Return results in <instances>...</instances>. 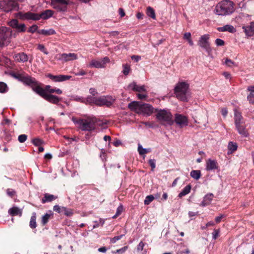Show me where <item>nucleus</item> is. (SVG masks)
<instances>
[{
    "instance_id": "f257e3e1",
    "label": "nucleus",
    "mask_w": 254,
    "mask_h": 254,
    "mask_svg": "<svg viewBox=\"0 0 254 254\" xmlns=\"http://www.w3.org/2000/svg\"><path fill=\"white\" fill-rule=\"evenodd\" d=\"M35 92L49 102L57 105L61 101V99L52 94L56 93L57 94L60 95L62 94L63 91L59 88H52L51 86L49 85H46L44 88H43L41 87V84H39Z\"/></svg>"
},
{
    "instance_id": "f03ea898",
    "label": "nucleus",
    "mask_w": 254,
    "mask_h": 254,
    "mask_svg": "<svg viewBox=\"0 0 254 254\" xmlns=\"http://www.w3.org/2000/svg\"><path fill=\"white\" fill-rule=\"evenodd\" d=\"M73 123L78 125L79 129L83 131H91L95 129L96 126H102L105 123L96 118L77 119L72 118Z\"/></svg>"
},
{
    "instance_id": "7ed1b4c3",
    "label": "nucleus",
    "mask_w": 254,
    "mask_h": 254,
    "mask_svg": "<svg viewBox=\"0 0 254 254\" xmlns=\"http://www.w3.org/2000/svg\"><path fill=\"white\" fill-rule=\"evenodd\" d=\"M234 10V3L229 0L221 1L216 5L215 8V13L219 15H229Z\"/></svg>"
},
{
    "instance_id": "20e7f679",
    "label": "nucleus",
    "mask_w": 254,
    "mask_h": 254,
    "mask_svg": "<svg viewBox=\"0 0 254 254\" xmlns=\"http://www.w3.org/2000/svg\"><path fill=\"white\" fill-rule=\"evenodd\" d=\"M24 84L30 86L35 92L39 84H41L37 81L35 78L31 77L23 71H19L17 79Z\"/></svg>"
},
{
    "instance_id": "39448f33",
    "label": "nucleus",
    "mask_w": 254,
    "mask_h": 254,
    "mask_svg": "<svg viewBox=\"0 0 254 254\" xmlns=\"http://www.w3.org/2000/svg\"><path fill=\"white\" fill-rule=\"evenodd\" d=\"M234 119L235 125L239 134L244 137H248L249 134L246 128L244 119L241 113L236 110H235Z\"/></svg>"
},
{
    "instance_id": "423d86ee",
    "label": "nucleus",
    "mask_w": 254,
    "mask_h": 254,
    "mask_svg": "<svg viewBox=\"0 0 254 254\" xmlns=\"http://www.w3.org/2000/svg\"><path fill=\"white\" fill-rule=\"evenodd\" d=\"M189 88V84L186 82H179L174 88L176 97L182 101H188L186 95Z\"/></svg>"
},
{
    "instance_id": "0eeeda50",
    "label": "nucleus",
    "mask_w": 254,
    "mask_h": 254,
    "mask_svg": "<svg viewBox=\"0 0 254 254\" xmlns=\"http://www.w3.org/2000/svg\"><path fill=\"white\" fill-rule=\"evenodd\" d=\"M155 112L156 113V118L161 124L164 125V123H166L171 125L173 124L172 115L169 111L155 109Z\"/></svg>"
},
{
    "instance_id": "6e6552de",
    "label": "nucleus",
    "mask_w": 254,
    "mask_h": 254,
    "mask_svg": "<svg viewBox=\"0 0 254 254\" xmlns=\"http://www.w3.org/2000/svg\"><path fill=\"white\" fill-rule=\"evenodd\" d=\"M11 35L6 28L0 27V48L6 46L11 42Z\"/></svg>"
},
{
    "instance_id": "1a4fd4ad",
    "label": "nucleus",
    "mask_w": 254,
    "mask_h": 254,
    "mask_svg": "<svg viewBox=\"0 0 254 254\" xmlns=\"http://www.w3.org/2000/svg\"><path fill=\"white\" fill-rule=\"evenodd\" d=\"M0 9L6 12L12 10H18L19 4L14 0H3L0 1Z\"/></svg>"
},
{
    "instance_id": "9d476101",
    "label": "nucleus",
    "mask_w": 254,
    "mask_h": 254,
    "mask_svg": "<svg viewBox=\"0 0 254 254\" xmlns=\"http://www.w3.org/2000/svg\"><path fill=\"white\" fill-rule=\"evenodd\" d=\"M15 17L22 20H32L34 21L38 20V13H33L31 11L23 12L19 11L15 13Z\"/></svg>"
},
{
    "instance_id": "9b49d317",
    "label": "nucleus",
    "mask_w": 254,
    "mask_h": 254,
    "mask_svg": "<svg viewBox=\"0 0 254 254\" xmlns=\"http://www.w3.org/2000/svg\"><path fill=\"white\" fill-rule=\"evenodd\" d=\"M209 39V35L208 34H204L200 37L197 42V45L204 49L208 54L212 51L210 44L208 41Z\"/></svg>"
},
{
    "instance_id": "f8f14e48",
    "label": "nucleus",
    "mask_w": 254,
    "mask_h": 254,
    "mask_svg": "<svg viewBox=\"0 0 254 254\" xmlns=\"http://www.w3.org/2000/svg\"><path fill=\"white\" fill-rule=\"evenodd\" d=\"M115 99L110 96H101L98 97L97 105L98 106H106L107 107L111 106L115 102Z\"/></svg>"
},
{
    "instance_id": "ddd939ff",
    "label": "nucleus",
    "mask_w": 254,
    "mask_h": 254,
    "mask_svg": "<svg viewBox=\"0 0 254 254\" xmlns=\"http://www.w3.org/2000/svg\"><path fill=\"white\" fill-rule=\"evenodd\" d=\"M110 62V60L108 57H105L101 60H92L88 65L89 67H95L97 68H104L105 67L106 64Z\"/></svg>"
},
{
    "instance_id": "4468645a",
    "label": "nucleus",
    "mask_w": 254,
    "mask_h": 254,
    "mask_svg": "<svg viewBox=\"0 0 254 254\" xmlns=\"http://www.w3.org/2000/svg\"><path fill=\"white\" fill-rule=\"evenodd\" d=\"M155 109L152 105L147 104H141L140 106V114H143L146 116H150L153 112H155Z\"/></svg>"
},
{
    "instance_id": "2eb2a0df",
    "label": "nucleus",
    "mask_w": 254,
    "mask_h": 254,
    "mask_svg": "<svg viewBox=\"0 0 254 254\" xmlns=\"http://www.w3.org/2000/svg\"><path fill=\"white\" fill-rule=\"evenodd\" d=\"M8 25L13 28L16 29L18 32H24L26 31V26L23 24H19L16 19H12L8 22Z\"/></svg>"
},
{
    "instance_id": "dca6fc26",
    "label": "nucleus",
    "mask_w": 254,
    "mask_h": 254,
    "mask_svg": "<svg viewBox=\"0 0 254 254\" xmlns=\"http://www.w3.org/2000/svg\"><path fill=\"white\" fill-rule=\"evenodd\" d=\"M46 76L49 78L54 82H63L64 81L69 80L71 78V76L67 75H54L51 73H48Z\"/></svg>"
},
{
    "instance_id": "f3484780",
    "label": "nucleus",
    "mask_w": 254,
    "mask_h": 254,
    "mask_svg": "<svg viewBox=\"0 0 254 254\" xmlns=\"http://www.w3.org/2000/svg\"><path fill=\"white\" fill-rule=\"evenodd\" d=\"M175 122L181 127L187 126L188 125L187 117L181 114H175Z\"/></svg>"
},
{
    "instance_id": "a211bd4d",
    "label": "nucleus",
    "mask_w": 254,
    "mask_h": 254,
    "mask_svg": "<svg viewBox=\"0 0 254 254\" xmlns=\"http://www.w3.org/2000/svg\"><path fill=\"white\" fill-rule=\"evenodd\" d=\"M206 170L207 171L218 169L219 168L218 163L215 160L209 159L206 161Z\"/></svg>"
},
{
    "instance_id": "6ab92c4d",
    "label": "nucleus",
    "mask_w": 254,
    "mask_h": 254,
    "mask_svg": "<svg viewBox=\"0 0 254 254\" xmlns=\"http://www.w3.org/2000/svg\"><path fill=\"white\" fill-rule=\"evenodd\" d=\"M13 58L16 62L18 63H25L28 60V56L24 52H20L15 54Z\"/></svg>"
},
{
    "instance_id": "aec40b11",
    "label": "nucleus",
    "mask_w": 254,
    "mask_h": 254,
    "mask_svg": "<svg viewBox=\"0 0 254 254\" xmlns=\"http://www.w3.org/2000/svg\"><path fill=\"white\" fill-rule=\"evenodd\" d=\"M77 59V56L74 53H63L60 55L59 60H63L64 62H66L70 60H76Z\"/></svg>"
},
{
    "instance_id": "412c9836",
    "label": "nucleus",
    "mask_w": 254,
    "mask_h": 254,
    "mask_svg": "<svg viewBox=\"0 0 254 254\" xmlns=\"http://www.w3.org/2000/svg\"><path fill=\"white\" fill-rule=\"evenodd\" d=\"M54 14V11L50 9H47L45 10L42 12H41L40 13H38V20L40 19L41 18H42L43 19H47L50 17H51Z\"/></svg>"
},
{
    "instance_id": "4be33fe9",
    "label": "nucleus",
    "mask_w": 254,
    "mask_h": 254,
    "mask_svg": "<svg viewBox=\"0 0 254 254\" xmlns=\"http://www.w3.org/2000/svg\"><path fill=\"white\" fill-rule=\"evenodd\" d=\"M141 104L137 101H132L128 104V108L131 111L139 114H140V106Z\"/></svg>"
},
{
    "instance_id": "5701e85b",
    "label": "nucleus",
    "mask_w": 254,
    "mask_h": 254,
    "mask_svg": "<svg viewBox=\"0 0 254 254\" xmlns=\"http://www.w3.org/2000/svg\"><path fill=\"white\" fill-rule=\"evenodd\" d=\"M214 197V195L212 193H208L206 194L204 197L203 200L202 201L200 206H205L211 203V201L212 200Z\"/></svg>"
},
{
    "instance_id": "b1692460",
    "label": "nucleus",
    "mask_w": 254,
    "mask_h": 254,
    "mask_svg": "<svg viewBox=\"0 0 254 254\" xmlns=\"http://www.w3.org/2000/svg\"><path fill=\"white\" fill-rule=\"evenodd\" d=\"M243 29L248 36H252L254 35V22L251 23L248 26H243Z\"/></svg>"
},
{
    "instance_id": "393cba45",
    "label": "nucleus",
    "mask_w": 254,
    "mask_h": 254,
    "mask_svg": "<svg viewBox=\"0 0 254 254\" xmlns=\"http://www.w3.org/2000/svg\"><path fill=\"white\" fill-rule=\"evenodd\" d=\"M217 29L219 32L228 31L231 33H234L236 31L234 26L231 25H226L223 27H218Z\"/></svg>"
},
{
    "instance_id": "a878e982",
    "label": "nucleus",
    "mask_w": 254,
    "mask_h": 254,
    "mask_svg": "<svg viewBox=\"0 0 254 254\" xmlns=\"http://www.w3.org/2000/svg\"><path fill=\"white\" fill-rule=\"evenodd\" d=\"M57 198L58 197L57 196L47 193L44 194L41 201L42 203H45L46 202H52Z\"/></svg>"
},
{
    "instance_id": "bb28decb",
    "label": "nucleus",
    "mask_w": 254,
    "mask_h": 254,
    "mask_svg": "<svg viewBox=\"0 0 254 254\" xmlns=\"http://www.w3.org/2000/svg\"><path fill=\"white\" fill-rule=\"evenodd\" d=\"M37 33L43 35L44 36H48L56 34L55 30L52 28L49 29H41L37 31Z\"/></svg>"
},
{
    "instance_id": "cd10ccee",
    "label": "nucleus",
    "mask_w": 254,
    "mask_h": 254,
    "mask_svg": "<svg viewBox=\"0 0 254 254\" xmlns=\"http://www.w3.org/2000/svg\"><path fill=\"white\" fill-rule=\"evenodd\" d=\"M129 87L131 88L133 91L138 92H145L146 91L144 86L137 85L134 82L130 83L129 85Z\"/></svg>"
},
{
    "instance_id": "c85d7f7f",
    "label": "nucleus",
    "mask_w": 254,
    "mask_h": 254,
    "mask_svg": "<svg viewBox=\"0 0 254 254\" xmlns=\"http://www.w3.org/2000/svg\"><path fill=\"white\" fill-rule=\"evenodd\" d=\"M238 148L237 143L233 141H230L228 145V154H231L235 152Z\"/></svg>"
},
{
    "instance_id": "c756f323",
    "label": "nucleus",
    "mask_w": 254,
    "mask_h": 254,
    "mask_svg": "<svg viewBox=\"0 0 254 254\" xmlns=\"http://www.w3.org/2000/svg\"><path fill=\"white\" fill-rule=\"evenodd\" d=\"M9 214L12 216L19 215L21 216L22 215V211L17 207H12L8 210Z\"/></svg>"
},
{
    "instance_id": "7c9ffc66",
    "label": "nucleus",
    "mask_w": 254,
    "mask_h": 254,
    "mask_svg": "<svg viewBox=\"0 0 254 254\" xmlns=\"http://www.w3.org/2000/svg\"><path fill=\"white\" fill-rule=\"evenodd\" d=\"M53 7L59 11H65L67 10V5L58 4L56 3H51Z\"/></svg>"
},
{
    "instance_id": "2f4dec72",
    "label": "nucleus",
    "mask_w": 254,
    "mask_h": 254,
    "mask_svg": "<svg viewBox=\"0 0 254 254\" xmlns=\"http://www.w3.org/2000/svg\"><path fill=\"white\" fill-rule=\"evenodd\" d=\"M191 189V186L190 185H187L180 192L178 195V196L180 198L182 197L183 196L187 195L189 193H190Z\"/></svg>"
},
{
    "instance_id": "473e14b6",
    "label": "nucleus",
    "mask_w": 254,
    "mask_h": 254,
    "mask_svg": "<svg viewBox=\"0 0 254 254\" xmlns=\"http://www.w3.org/2000/svg\"><path fill=\"white\" fill-rule=\"evenodd\" d=\"M52 215V213H46L42 217L41 224L42 226H45L48 222L51 216Z\"/></svg>"
},
{
    "instance_id": "72a5a7b5",
    "label": "nucleus",
    "mask_w": 254,
    "mask_h": 254,
    "mask_svg": "<svg viewBox=\"0 0 254 254\" xmlns=\"http://www.w3.org/2000/svg\"><path fill=\"white\" fill-rule=\"evenodd\" d=\"M190 176L195 180H198L201 176V172L199 170H192L190 173Z\"/></svg>"
},
{
    "instance_id": "f704fd0d",
    "label": "nucleus",
    "mask_w": 254,
    "mask_h": 254,
    "mask_svg": "<svg viewBox=\"0 0 254 254\" xmlns=\"http://www.w3.org/2000/svg\"><path fill=\"white\" fill-rule=\"evenodd\" d=\"M146 14L148 16L151 17L152 18H155V13L154 10L153 9V8L151 7L150 6H148L147 8Z\"/></svg>"
},
{
    "instance_id": "c9c22d12",
    "label": "nucleus",
    "mask_w": 254,
    "mask_h": 254,
    "mask_svg": "<svg viewBox=\"0 0 254 254\" xmlns=\"http://www.w3.org/2000/svg\"><path fill=\"white\" fill-rule=\"evenodd\" d=\"M36 220V214H34L31 217L30 224H29V226L32 229H34L37 226Z\"/></svg>"
},
{
    "instance_id": "e433bc0d",
    "label": "nucleus",
    "mask_w": 254,
    "mask_h": 254,
    "mask_svg": "<svg viewBox=\"0 0 254 254\" xmlns=\"http://www.w3.org/2000/svg\"><path fill=\"white\" fill-rule=\"evenodd\" d=\"M32 143L36 146H40L44 144V141L39 138H35L32 140Z\"/></svg>"
},
{
    "instance_id": "4c0bfd02",
    "label": "nucleus",
    "mask_w": 254,
    "mask_h": 254,
    "mask_svg": "<svg viewBox=\"0 0 254 254\" xmlns=\"http://www.w3.org/2000/svg\"><path fill=\"white\" fill-rule=\"evenodd\" d=\"M87 101L90 104H95L97 105L98 97L93 96H88L87 97Z\"/></svg>"
},
{
    "instance_id": "58836bf2",
    "label": "nucleus",
    "mask_w": 254,
    "mask_h": 254,
    "mask_svg": "<svg viewBox=\"0 0 254 254\" xmlns=\"http://www.w3.org/2000/svg\"><path fill=\"white\" fill-rule=\"evenodd\" d=\"M63 212L67 216H71L73 214L72 209H68L65 207H63Z\"/></svg>"
},
{
    "instance_id": "ea45409f",
    "label": "nucleus",
    "mask_w": 254,
    "mask_h": 254,
    "mask_svg": "<svg viewBox=\"0 0 254 254\" xmlns=\"http://www.w3.org/2000/svg\"><path fill=\"white\" fill-rule=\"evenodd\" d=\"M7 195L10 197L11 198H13L15 196H16V192L15 190L12 189H7L6 190Z\"/></svg>"
},
{
    "instance_id": "a19ab883",
    "label": "nucleus",
    "mask_w": 254,
    "mask_h": 254,
    "mask_svg": "<svg viewBox=\"0 0 254 254\" xmlns=\"http://www.w3.org/2000/svg\"><path fill=\"white\" fill-rule=\"evenodd\" d=\"M155 197L153 195H147L144 201L145 205H149L154 199Z\"/></svg>"
},
{
    "instance_id": "79ce46f5",
    "label": "nucleus",
    "mask_w": 254,
    "mask_h": 254,
    "mask_svg": "<svg viewBox=\"0 0 254 254\" xmlns=\"http://www.w3.org/2000/svg\"><path fill=\"white\" fill-rule=\"evenodd\" d=\"M124 207L122 205H120L117 209L116 213L115 215L113 216V218L115 219L117 218L119 215L121 214L123 211Z\"/></svg>"
},
{
    "instance_id": "37998d69",
    "label": "nucleus",
    "mask_w": 254,
    "mask_h": 254,
    "mask_svg": "<svg viewBox=\"0 0 254 254\" xmlns=\"http://www.w3.org/2000/svg\"><path fill=\"white\" fill-rule=\"evenodd\" d=\"M8 90V87L6 83L0 82V92L5 93Z\"/></svg>"
},
{
    "instance_id": "c03bdc74",
    "label": "nucleus",
    "mask_w": 254,
    "mask_h": 254,
    "mask_svg": "<svg viewBox=\"0 0 254 254\" xmlns=\"http://www.w3.org/2000/svg\"><path fill=\"white\" fill-rule=\"evenodd\" d=\"M51 3H56L67 5L69 3L68 0H51Z\"/></svg>"
},
{
    "instance_id": "a18cd8bd",
    "label": "nucleus",
    "mask_w": 254,
    "mask_h": 254,
    "mask_svg": "<svg viewBox=\"0 0 254 254\" xmlns=\"http://www.w3.org/2000/svg\"><path fill=\"white\" fill-rule=\"evenodd\" d=\"M38 27L37 25L34 24L32 25L27 30V32L31 33H34L35 32L37 33Z\"/></svg>"
},
{
    "instance_id": "49530a36",
    "label": "nucleus",
    "mask_w": 254,
    "mask_h": 254,
    "mask_svg": "<svg viewBox=\"0 0 254 254\" xmlns=\"http://www.w3.org/2000/svg\"><path fill=\"white\" fill-rule=\"evenodd\" d=\"M94 223L95 224L93 225V228H96L100 226H102L105 223V221L102 219H100L99 221H95Z\"/></svg>"
},
{
    "instance_id": "de8ad7c7",
    "label": "nucleus",
    "mask_w": 254,
    "mask_h": 254,
    "mask_svg": "<svg viewBox=\"0 0 254 254\" xmlns=\"http://www.w3.org/2000/svg\"><path fill=\"white\" fill-rule=\"evenodd\" d=\"M138 151L140 155H143L148 153V151L146 149L143 148L142 146L140 144H138Z\"/></svg>"
},
{
    "instance_id": "09e8293b",
    "label": "nucleus",
    "mask_w": 254,
    "mask_h": 254,
    "mask_svg": "<svg viewBox=\"0 0 254 254\" xmlns=\"http://www.w3.org/2000/svg\"><path fill=\"white\" fill-rule=\"evenodd\" d=\"M27 138V136L26 134H20L18 137V140L20 143L24 142Z\"/></svg>"
},
{
    "instance_id": "8fccbe9b",
    "label": "nucleus",
    "mask_w": 254,
    "mask_h": 254,
    "mask_svg": "<svg viewBox=\"0 0 254 254\" xmlns=\"http://www.w3.org/2000/svg\"><path fill=\"white\" fill-rule=\"evenodd\" d=\"M37 49L41 52H43L46 55H48L49 54L48 52L43 44H39L38 45Z\"/></svg>"
},
{
    "instance_id": "3c124183",
    "label": "nucleus",
    "mask_w": 254,
    "mask_h": 254,
    "mask_svg": "<svg viewBox=\"0 0 254 254\" xmlns=\"http://www.w3.org/2000/svg\"><path fill=\"white\" fill-rule=\"evenodd\" d=\"M220 230L214 229V231L212 233L213 239L216 240L219 236Z\"/></svg>"
},
{
    "instance_id": "603ef678",
    "label": "nucleus",
    "mask_w": 254,
    "mask_h": 254,
    "mask_svg": "<svg viewBox=\"0 0 254 254\" xmlns=\"http://www.w3.org/2000/svg\"><path fill=\"white\" fill-rule=\"evenodd\" d=\"M247 99L250 103L254 104V94L252 93H250L247 96Z\"/></svg>"
},
{
    "instance_id": "864d4df0",
    "label": "nucleus",
    "mask_w": 254,
    "mask_h": 254,
    "mask_svg": "<svg viewBox=\"0 0 254 254\" xmlns=\"http://www.w3.org/2000/svg\"><path fill=\"white\" fill-rule=\"evenodd\" d=\"M53 210L59 213H61L63 212V207H61L58 205H56L54 206Z\"/></svg>"
},
{
    "instance_id": "5fc2aeb1",
    "label": "nucleus",
    "mask_w": 254,
    "mask_h": 254,
    "mask_svg": "<svg viewBox=\"0 0 254 254\" xmlns=\"http://www.w3.org/2000/svg\"><path fill=\"white\" fill-rule=\"evenodd\" d=\"M148 164L151 167V170L153 171L154 168L156 167L155 165V159H149L148 160Z\"/></svg>"
},
{
    "instance_id": "6e6d98bb",
    "label": "nucleus",
    "mask_w": 254,
    "mask_h": 254,
    "mask_svg": "<svg viewBox=\"0 0 254 254\" xmlns=\"http://www.w3.org/2000/svg\"><path fill=\"white\" fill-rule=\"evenodd\" d=\"M124 235L115 236L114 238H111V242L112 243H115L117 241L120 240L124 236Z\"/></svg>"
},
{
    "instance_id": "4d7b16f0",
    "label": "nucleus",
    "mask_w": 254,
    "mask_h": 254,
    "mask_svg": "<svg viewBox=\"0 0 254 254\" xmlns=\"http://www.w3.org/2000/svg\"><path fill=\"white\" fill-rule=\"evenodd\" d=\"M215 44L218 46H223L225 45V42L224 40L218 38L215 40Z\"/></svg>"
},
{
    "instance_id": "13d9d810",
    "label": "nucleus",
    "mask_w": 254,
    "mask_h": 254,
    "mask_svg": "<svg viewBox=\"0 0 254 254\" xmlns=\"http://www.w3.org/2000/svg\"><path fill=\"white\" fill-rule=\"evenodd\" d=\"M225 217V215L224 214H221L220 216H217L215 218V220L216 223H219L223 218Z\"/></svg>"
},
{
    "instance_id": "bf43d9fd",
    "label": "nucleus",
    "mask_w": 254,
    "mask_h": 254,
    "mask_svg": "<svg viewBox=\"0 0 254 254\" xmlns=\"http://www.w3.org/2000/svg\"><path fill=\"white\" fill-rule=\"evenodd\" d=\"M129 71V67L127 65H124V69L123 71V73L127 75L128 74Z\"/></svg>"
},
{
    "instance_id": "052dcab7",
    "label": "nucleus",
    "mask_w": 254,
    "mask_h": 254,
    "mask_svg": "<svg viewBox=\"0 0 254 254\" xmlns=\"http://www.w3.org/2000/svg\"><path fill=\"white\" fill-rule=\"evenodd\" d=\"M144 246V244L143 242L141 241L138 245H137V251H141L143 249V247Z\"/></svg>"
},
{
    "instance_id": "680f3d73",
    "label": "nucleus",
    "mask_w": 254,
    "mask_h": 254,
    "mask_svg": "<svg viewBox=\"0 0 254 254\" xmlns=\"http://www.w3.org/2000/svg\"><path fill=\"white\" fill-rule=\"evenodd\" d=\"M18 73H19V71L15 72V71H11L9 72V75L11 77H12L16 79L17 78V75H18Z\"/></svg>"
},
{
    "instance_id": "e2e57ef3",
    "label": "nucleus",
    "mask_w": 254,
    "mask_h": 254,
    "mask_svg": "<svg viewBox=\"0 0 254 254\" xmlns=\"http://www.w3.org/2000/svg\"><path fill=\"white\" fill-rule=\"evenodd\" d=\"M234 62L230 59H226L225 61V64L228 66H231L233 64H234Z\"/></svg>"
},
{
    "instance_id": "0e129e2a",
    "label": "nucleus",
    "mask_w": 254,
    "mask_h": 254,
    "mask_svg": "<svg viewBox=\"0 0 254 254\" xmlns=\"http://www.w3.org/2000/svg\"><path fill=\"white\" fill-rule=\"evenodd\" d=\"M184 38L185 39H187L189 40L191 39V34L190 32L185 33L184 35Z\"/></svg>"
},
{
    "instance_id": "69168bd1",
    "label": "nucleus",
    "mask_w": 254,
    "mask_h": 254,
    "mask_svg": "<svg viewBox=\"0 0 254 254\" xmlns=\"http://www.w3.org/2000/svg\"><path fill=\"white\" fill-rule=\"evenodd\" d=\"M90 93L93 95V96H94L95 95L97 94V92L94 88H90L89 90Z\"/></svg>"
},
{
    "instance_id": "338daca9",
    "label": "nucleus",
    "mask_w": 254,
    "mask_h": 254,
    "mask_svg": "<svg viewBox=\"0 0 254 254\" xmlns=\"http://www.w3.org/2000/svg\"><path fill=\"white\" fill-rule=\"evenodd\" d=\"M221 114L224 117H225L227 114H228V111L225 108H223L221 110Z\"/></svg>"
},
{
    "instance_id": "774afa93",
    "label": "nucleus",
    "mask_w": 254,
    "mask_h": 254,
    "mask_svg": "<svg viewBox=\"0 0 254 254\" xmlns=\"http://www.w3.org/2000/svg\"><path fill=\"white\" fill-rule=\"evenodd\" d=\"M119 14H120L122 17H124L125 15V12L124 10L122 8H120L119 9Z\"/></svg>"
}]
</instances>
